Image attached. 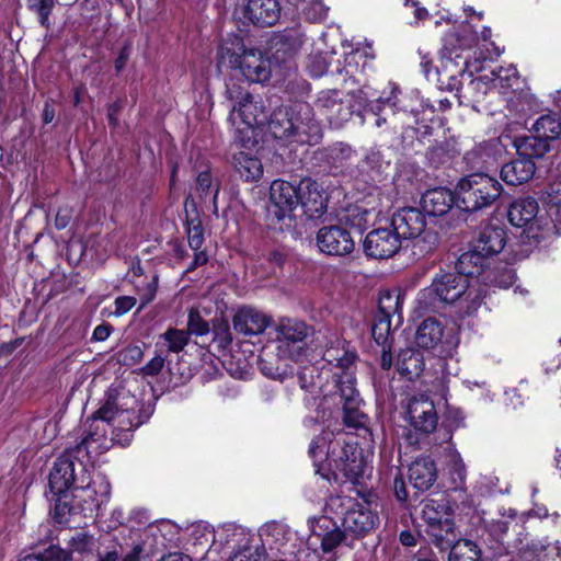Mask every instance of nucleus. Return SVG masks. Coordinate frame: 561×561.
Masks as SVG:
<instances>
[{"label":"nucleus","instance_id":"obj_1","mask_svg":"<svg viewBox=\"0 0 561 561\" xmlns=\"http://www.w3.org/2000/svg\"><path fill=\"white\" fill-rule=\"evenodd\" d=\"M145 422L139 414L137 398L124 389H111L104 402L92 416L90 432L75 448L57 458L49 473V488L54 494H62L81 483L87 474L84 458L105 453L112 444L127 445L135 428Z\"/></svg>","mask_w":561,"mask_h":561},{"label":"nucleus","instance_id":"obj_2","mask_svg":"<svg viewBox=\"0 0 561 561\" xmlns=\"http://www.w3.org/2000/svg\"><path fill=\"white\" fill-rule=\"evenodd\" d=\"M267 133L277 141L279 149L289 148V153L296 146L317 145L323 136L313 108L305 102L275 110L267 122Z\"/></svg>","mask_w":561,"mask_h":561},{"label":"nucleus","instance_id":"obj_3","mask_svg":"<svg viewBox=\"0 0 561 561\" xmlns=\"http://www.w3.org/2000/svg\"><path fill=\"white\" fill-rule=\"evenodd\" d=\"M458 272H440L433 278L432 284L424 288L417 298L419 307L425 311H435L438 304L453 305L458 302L465 313L476 311L482 302V297L471 279L476 274H465L456 265Z\"/></svg>","mask_w":561,"mask_h":561},{"label":"nucleus","instance_id":"obj_4","mask_svg":"<svg viewBox=\"0 0 561 561\" xmlns=\"http://www.w3.org/2000/svg\"><path fill=\"white\" fill-rule=\"evenodd\" d=\"M226 95L231 107L228 119L236 128L234 140L248 148L252 141L253 128L264 123L265 115L262 106L234 81L227 83Z\"/></svg>","mask_w":561,"mask_h":561},{"label":"nucleus","instance_id":"obj_5","mask_svg":"<svg viewBox=\"0 0 561 561\" xmlns=\"http://www.w3.org/2000/svg\"><path fill=\"white\" fill-rule=\"evenodd\" d=\"M219 66L239 69L250 82L263 83L271 77V61L257 49H247L241 38L225 41L218 50Z\"/></svg>","mask_w":561,"mask_h":561},{"label":"nucleus","instance_id":"obj_6","mask_svg":"<svg viewBox=\"0 0 561 561\" xmlns=\"http://www.w3.org/2000/svg\"><path fill=\"white\" fill-rule=\"evenodd\" d=\"M503 193L502 184L493 176L479 172L461 179L457 185L458 207L477 211L490 207Z\"/></svg>","mask_w":561,"mask_h":561},{"label":"nucleus","instance_id":"obj_7","mask_svg":"<svg viewBox=\"0 0 561 561\" xmlns=\"http://www.w3.org/2000/svg\"><path fill=\"white\" fill-rule=\"evenodd\" d=\"M275 334L277 355L297 362L306 355L307 340L313 335V329L302 320L284 317L276 322Z\"/></svg>","mask_w":561,"mask_h":561},{"label":"nucleus","instance_id":"obj_8","mask_svg":"<svg viewBox=\"0 0 561 561\" xmlns=\"http://www.w3.org/2000/svg\"><path fill=\"white\" fill-rule=\"evenodd\" d=\"M506 233L496 226L483 227L473 243V250L462 253L458 259V267L465 274H479L483 259L499 254L505 247Z\"/></svg>","mask_w":561,"mask_h":561},{"label":"nucleus","instance_id":"obj_9","mask_svg":"<svg viewBox=\"0 0 561 561\" xmlns=\"http://www.w3.org/2000/svg\"><path fill=\"white\" fill-rule=\"evenodd\" d=\"M314 108L323 115L331 125L342 126L354 113L362 108V102L354 94L344 93L336 89L321 90L314 100Z\"/></svg>","mask_w":561,"mask_h":561},{"label":"nucleus","instance_id":"obj_10","mask_svg":"<svg viewBox=\"0 0 561 561\" xmlns=\"http://www.w3.org/2000/svg\"><path fill=\"white\" fill-rule=\"evenodd\" d=\"M391 226L401 239H417L415 247L425 252L432 251L437 242V234L426 230L425 215L417 208L405 207L392 216Z\"/></svg>","mask_w":561,"mask_h":561},{"label":"nucleus","instance_id":"obj_11","mask_svg":"<svg viewBox=\"0 0 561 561\" xmlns=\"http://www.w3.org/2000/svg\"><path fill=\"white\" fill-rule=\"evenodd\" d=\"M312 536L320 540L324 552H331L340 546L354 547V536L325 516L318 518L312 525Z\"/></svg>","mask_w":561,"mask_h":561},{"label":"nucleus","instance_id":"obj_12","mask_svg":"<svg viewBox=\"0 0 561 561\" xmlns=\"http://www.w3.org/2000/svg\"><path fill=\"white\" fill-rule=\"evenodd\" d=\"M270 201V213L278 220H282L289 217L293 210L299 205V192L291 183L275 180L271 184Z\"/></svg>","mask_w":561,"mask_h":561},{"label":"nucleus","instance_id":"obj_13","mask_svg":"<svg viewBox=\"0 0 561 561\" xmlns=\"http://www.w3.org/2000/svg\"><path fill=\"white\" fill-rule=\"evenodd\" d=\"M317 245L324 254L342 256L354 250L355 242L346 229L340 226H330L318 231Z\"/></svg>","mask_w":561,"mask_h":561},{"label":"nucleus","instance_id":"obj_14","mask_svg":"<svg viewBox=\"0 0 561 561\" xmlns=\"http://www.w3.org/2000/svg\"><path fill=\"white\" fill-rule=\"evenodd\" d=\"M401 247V240L394 229L379 228L370 231L364 240L365 253L375 259H388Z\"/></svg>","mask_w":561,"mask_h":561},{"label":"nucleus","instance_id":"obj_15","mask_svg":"<svg viewBox=\"0 0 561 561\" xmlns=\"http://www.w3.org/2000/svg\"><path fill=\"white\" fill-rule=\"evenodd\" d=\"M407 413L413 428L423 434L432 433L438 422L437 413L433 401L426 396H419L410 399Z\"/></svg>","mask_w":561,"mask_h":561},{"label":"nucleus","instance_id":"obj_16","mask_svg":"<svg viewBox=\"0 0 561 561\" xmlns=\"http://www.w3.org/2000/svg\"><path fill=\"white\" fill-rule=\"evenodd\" d=\"M378 524V515L368 506L358 504L345 513L342 527L354 536L355 542L358 537L371 531Z\"/></svg>","mask_w":561,"mask_h":561},{"label":"nucleus","instance_id":"obj_17","mask_svg":"<svg viewBox=\"0 0 561 561\" xmlns=\"http://www.w3.org/2000/svg\"><path fill=\"white\" fill-rule=\"evenodd\" d=\"M324 337L325 335L322 332H318L314 341L317 342V347H325L323 352L324 360L329 364H334L335 371L333 373V378H346L348 374L354 377L356 355L344 348L329 346L328 343L322 345V339Z\"/></svg>","mask_w":561,"mask_h":561},{"label":"nucleus","instance_id":"obj_18","mask_svg":"<svg viewBox=\"0 0 561 561\" xmlns=\"http://www.w3.org/2000/svg\"><path fill=\"white\" fill-rule=\"evenodd\" d=\"M504 152L505 147L499 139H490L468 151L465 159L472 169H488L496 165Z\"/></svg>","mask_w":561,"mask_h":561},{"label":"nucleus","instance_id":"obj_19","mask_svg":"<svg viewBox=\"0 0 561 561\" xmlns=\"http://www.w3.org/2000/svg\"><path fill=\"white\" fill-rule=\"evenodd\" d=\"M270 317L252 307L240 308L233 317V329L244 336L259 335L270 324Z\"/></svg>","mask_w":561,"mask_h":561},{"label":"nucleus","instance_id":"obj_20","mask_svg":"<svg viewBox=\"0 0 561 561\" xmlns=\"http://www.w3.org/2000/svg\"><path fill=\"white\" fill-rule=\"evenodd\" d=\"M245 18L257 26H272L280 16L277 0H249L244 11Z\"/></svg>","mask_w":561,"mask_h":561},{"label":"nucleus","instance_id":"obj_21","mask_svg":"<svg viewBox=\"0 0 561 561\" xmlns=\"http://www.w3.org/2000/svg\"><path fill=\"white\" fill-rule=\"evenodd\" d=\"M83 492V500H90L96 511L108 502L111 495V484L105 476L96 473L92 478L90 476H81V483L77 485Z\"/></svg>","mask_w":561,"mask_h":561},{"label":"nucleus","instance_id":"obj_22","mask_svg":"<svg viewBox=\"0 0 561 561\" xmlns=\"http://www.w3.org/2000/svg\"><path fill=\"white\" fill-rule=\"evenodd\" d=\"M458 196L448 188L436 187L426 191L421 199L423 210L430 216H443L454 206H458Z\"/></svg>","mask_w":561,"mask_h":561},{"label":"nucleus","instance_id":"obj_23","mask_svg":"<svg viewBox=\"0 0 561 561\" xmlns=\"http://www.w3.org/2000/svg\"><path fill=\"white\" fill-rule=\"evenodd\" d=\"M538 202L533 197H523L514 201L508 208V220L515 227H529L531 230L534 226H538Z\"/></svg>","mask_w":561,"mask_h":561},{"label":"nucleus","instance_id":"obj_24","mask_svg":"<svg viewBox=\"0 0 561 561\" xmlns=\"http://www.w3.org/2000/svg\"><path fill=\"white\" fill-rule=\"evenodd\" d=\"M299 204L308 211L322 214L327 208V195L323 187L311 179H302L297 186Z\"/></svg>","mask_w":561,"mask_h":561},{"label":"nucleus","instance_id":"obj_25","mask_svg":"<svg viewBox=\"0 0 561 561\" xmlns=\"http://www.w3.org/2000/svg\"><path fill=\"white\" fill-rule=\"evenodd\" d=\"M535 172V162L518 156L502 167L501 178L508 185H520L533 179Z\"/></svg>","mask_w":561,"mask_h":561},{"label":"nucleus","instance_id":"obj_26","mask_svg":"<svg viewBox=\"0 0 561 561\" xmlns=\"http://www.w3.org/2000/svg\"><path fill=\"white\" fill-rule=\"evenodd\" d=\"M437 472L434 461L428 457L417 458L409 468V480L419 491L428 490L436 481Z\"/></svg>","mask_w":561,"mask_h":561},{"label":"nucleus","instance_id":"obj_27","mask_svg":"<svg viewBox=\"0 0 561 561\" xmlns=\"http://www.w3.org/2000/svg\"><path fill=\"white\" fill-rule=\"evenodd\" d=\"M356 159V151L345 142H336L322 152V160L336 172L350 169Z\"/></svg>","mask_w":561,"mask_h":561},{"label":"nucleus","instance_id":"obj_28","mask_svg":"<svg viewBox=\"0 0 561 561\" xmlns=\"http://www.w3.org/2000/svg\"><path fill=\"white\" fill-rule=\"evenodd\" d=\"M517 156L530 159H540L551 150V144L537 133L518 137L514 140Z\"/></svg>","mask_w":561,"mask_h":561},{"label":"nucleus","instance_id":"obj_29","mask_svg":"<svg viewBox=\"0 0 561 561\" xmlns=\"http://www.w3.org/2000/svg\"><path fill=\"white\" fill-rule=\"evenodd\" d=\"M443 335L442 323L434 318H428L417 328L415 342L422 348L433 350L442 342Z\"/></svg>","mask_w":561,"mask_h":561},{"label":"nucleus","instance_id":"obj_30","mask_svg":"<svg viewBox=\"0 0 561 561\" xmlns=\"http://www.w3.org/2000/svg\"><path fill=\"white\" fill-rule=\"evenodd\" d=\"M233 165L236 171L245 181H256L263 174L262 162L244 151L233 153Z\"/></svg>","mask_w":561,"mask_h":561},{"label":"nucleus","instance_id":"obj_31","mask_svg":"<svg viewBox=\"0 0 561 561\" xmlns=\"http://www.w3.org/2000/svg\"><path fill=\"white\" fill-rule=\"evenodd\" d=\"M397 370L409 379L417 377L424 367V362L421 353L413 348L402 350L397 357Z\"/></svg>","mask_w":561,"mask_h":561},{"label":"nucleus","instance_id":"obj_32","mask_svg":"<svg viewBox=\"0 0 561 561\" xmlns=\"http://www.w3.org/2000/svg\"><path fill=\"white\" fill-rule=\"evenodd\" d=\"M531 133H537L551 144L561 137V118L556 113L541 115L534 123Z\"/></svg>","mask_w":561,"mask_h":561},{"label":"nucleus","instance_id":"obj_33","mask_svg":"<svg viewBox=\"0 0 561 561\" xmlns=\"http://www.w3.org/2000/svg\"><path fill=\"white\" fill-rule=\"evenodd\" d=\"M427 534L433 537L434 542L442 550L455 547L457 534L455 533L454 523L449 518H445L442 524L428 528Z\"/></svg>","mask_w":561,"mask_h":561},{"label":"nucleus","instance_id":"obj_34","mask_svg":"<svg viewBox=\"0 0 561 561\" xmlns=\"http://www.w3.org/2000/svg\"><path fill=\"white\" fill-rule=\"evenodd\" d=\"M389 162L383 160L379 151H369L359 164L360 172L367 173L371 180L380 176L389 168Z\"/></svg>","mask_w":561,"mask_h":561},{"label":"nucleus","instance_id":"obj_35","mask_svg":"<svg viewBox=\"0 0 561 561\" xmlns=\"http://www.w3.org/2000/svg\"><path fill=\"white\" fill-rule=\"evenodd\" d=\"M159 339L164 342L168 352L180 353L188 344L190 334L185 330L170 328Z\"/></svg>","mask_w":561,"mask_h":561},{"label":"nucleus","instance_id":"obj_36","mask_svg":"<svg viewBox=\"0 0 561 561\" xmlns=\"http://www.w3.org/2000/svg\"><path fill=\"white\" fill-rule=\"evenodd\" d=\"M402 299L397 291H385L380 294L378 308L381 318L391 319L392 316L399 314L401 310Z\"/></svg>","mask_w":561,"mask_h":561},{"label":"nucleus","instance_id":"obj_37","mask_svg":"<svg viewBox=\"0 0 561 561\" xmlns=\"http://www.w3.org/2000/svg\"><path fill=\"white\" fill-rule=\"evenodd\" d=\"M342 404H359V396L355 388V377L334 378Z\"/></svg>","mask_w":561,"mask_h":561},{"label":"nucleus","instance_id":"obj_38","mask_svg":"<svg viewBox=\"0 0 561 561\" xmlns=\"http://www.w3.org/2000/svg\"><path fill=\"white\" fill-rule=\"evenodd\" d=\"M480 549L470 540L456 545L449 554V561H480Z\"/></svg>","mask_w":561,"mask_h":561},{"label":"nucleus","instance_id":"obj_39","mask_svg":"<svg viewBox=\"0 0 561 561\" xmlns=\"http://www.w3.org/2000/svg\"><path fill=\"white\" fill-rule=\"evenodd\" d=\"M343 455L345 458L341 456L339 460H334L336 469L350 480L357 479L363 473L362 460H357L354 453L350 457L347 451L343 450Z\"/></svg>","mask_w":561,"mask_h":561},{"label":"nucleus","instance_id":"obj_40","mask_svg":"<svg viewBox=\"0 0 561 561\" xmlns=\"http://www.w3.org/2000/svg\"><path fill=\"white\" fill-rule=\"evenodd\" d=\"M422 516L423 519L427 523L428 528L436 526V524L439 525L445 522V518H448L446 516L445 505L438 504L433 500L427 501L424 504Z\"/></svg>","mask_w":561,"mask_h":561},{"label":"nucleus","instance_id":"obj_41","mask_svg":"<svg viewBox=\"0 0 561 561\" xmlns=\"http://www.w3.org/2000/svg\"><path fill=\"white\" fill-rule=\"evenodd\" d=\"M71 553L58 546H50L37 554H27L21 561H70Z\"/></svg>","mask_w":561,"mask_h":561},{"label":"nucleus","instance_id":"obj_42","mask_svg":"<svg viewBox=\"0 0 561 561\" xmlns=\"http://www.w3.org/2000/svg\"><path fill=\"white\" fill-rule=\"evenodd\" d=\"M197 191L201 193L202 198L211 197L214 204L219 193V183L213 182L211 175L208 171L199 172L196 180Z\"/></svg>","mask_w":561,"mask_h":561},{"label":"nucleus","instance_id":"obj_43","mask_svg":"<svg viewBox=\"0 0 561 561\" xmlns=\"http://www.w3.org/2000/svg\"><path fill=\"white\" fill-rule=\"evenodd\" d=\"M317 373L318 369L312 365L304 367L298 373V382L301 389L312 392L314 389L322 387L320 375Z\"/></svg>","mask_w":561,"mask_h":561},{"label":"nucleus","instance_id":"obj_44","mask_svg":"<svg viewBox=\"0 0 561 561\" xmlns=\"http://www.w3.org/2000/svg\"><path fill=\"white\" fill-rule=\"evenodd\" d=\"M56 0H30V9L38 15L42 26L49 27V15L55 7Z\"/></svg>","mask_w":561,"mask_h":561},{"label":"nucleus","instance_id":"obj_45","mask_svg":"<svg viewBox=\"0 0 561 561\" xmlns=\"http://www.w3.org/2000/svg\"><path fill=\"white\" fill-rule=\"evenodd\" d=\"M547 203L557 220H561V180L553 181L547 190Z\"/></svg>","mask_w":561,"mask_h":561},{"label":"nucleus","instance_id":"obj_46","mask_svg":"<svg viewBox=\"0 0 561 561\" xmlns=\"http://www.w3.org/2000/svg\"><path fill=\"white\" fill-rule=\"evenodd\" d=\"M214 341L222 348L229 346L232 342V334L228 321L216 320L213 325Z\"/></svg>","mask_w":561,"mask_h":561},{"label":"nucleus","instance_id":"obj_47","mask_svg":"<svg viewBox=\"0 0 561 561\" xmlns=\"http://www.w3.org/2000/svg\"><path fill=\"white\" fill-rule=\"evenodd\" d=\"M329 8L320 0H311L304 8V15L310 22L323 21L328 15Z\"/></svg>","mask_w":561,"mask_h":561},{"label":"nucleus","instance_id":"obj_48","mask_svg":"<svg viewBox=\"0 0 561 561\" xmlns=\"http://www.w3.org/2000/svg\"><path fill=\"white\" fill-rule=\"evenodd\" d=\"M449 474L456 486H460L466 479V466L458 453L450 454Z\"/></svg>","mask_w":561,"mask_h":561},{"label":"nucleus","instance_id":"obj_49","mask_svg":"<svg viewBox=\"0 0 561 561\" xmlns=\"http://www.w3.org/2000/svg\"><path fill=\"white\" fill-rule=\"evenodd\" d=\"M359 404H343V422L347 427H359L365 422V415L358 409Z\"/></svg>","mask_w":561,"mask_h":561},{"label":"nucleus","instance_id":"obj_50","mask_svg":"<svg viewBox=\"0 0 561 561\" xmlns=\"http://www.w3.org/2000/svg\"><path fill=\"white\" fill-rule=\"evenodd\" d=\"M186 332H188L190 335H205L209 332L208 323L202 318L197 310H190Z\"/></svg>","mask_w":561,"mask_h":561},{"label":"nucleus","instance_id":"obj_51","mask_svg":"<svg viewBox=\"0 0 561 561\" xmlns=\"http://www.w3.org/2000/svg\"><path fill=\"white\" fill-rule=\"evenodd\" d=\"M371 334L377 344L386 346L390 335V320L379 317L373 324Z\"/></svg>","mask_w":561,"mask_h":561},{"label":"nucleus","instance_id":"obj_52","mask_svg":"<svg viewBox=\"0 0 561 561\" xmlns=\"http://www.w3.org/2000/svg\"><path fill=\"white\" fill-rule=\"evenodd\" d=\"M187 241L192 250L197 251L204 243L203 228L199 221L191 220L187 222Z\"/></svg>","mask_w":561,"mask_h":561},{"label":"nucleus","instance_id":"obj_53","mask_svg":"<svg viewBox=\"0 0 561 561\" xmlns=\"http://www.w3.org/2000/svg\"><path fill=\"white\" fill-rule=\"evenodd\" d=\"M144 357V351L139 345H128L118 353V359L124 365H135Z\"/></svg>","mask_w":561,"mask_h":561},{"label":"nucleus","instance_id":"obj_54","mask_svg":"<svg viewBox=\"0 0 561 561\" xmlns=\"http://www.w3.org/2000/svg\"><path fill=\"white\" fill-rule=\"evenodd\" d=\"M262 556L259 547L245 543L230 558V561H262Z\"/></svg>","mask_w":561,"mask_h":561},{"label":"nucleus","instance_id":"obj_55","mask_svg":"<svg viewBox=\"0 0 561 561\" xmlns=\"http://www.w3.org/2000/svg\"><path fill=\"white\" fill-rule=\"evenodd\" d=\"M389 473L391 477H393V490L396 497L399 501H405L408 499V491L400 469L398 467H391Z\"/></svg>","mask_w":561,"mask_h":561},{"label":"nucleus","instance_id":"obj_56","mask_svg":"<svg viewBox=\"0 0 561 561\" xmlns=\"http://www.w3.org/2000/svg\"><path fill=\"white\" fill-rule=\"evenodd\" d=\"M165 364V357L161 354H157L152 357L144 367H141L140 371L144 376L154 377L158 376L163 369Z\"/></svg>","mask_w":561,"mask_h":561},{"label":"nucleus","instance_id":"obj_57","mask_svg":"<svg viewBox=\"0 0 561 561\" xmlns=\"http://www.w3.org/2000/svg\"><path fill=\"white\" fill-rule=\"evenodd\" d=\"M70 546L72 551L82 553L91 550L93 546V538L85 534L78 533L71 538Z\"/></svg>","mask_w":561,"mask_h":561},{"label":"nucleus","instance_id":"obj_58","mask_svg":"<svg viewBox=\"0 0 561 561\" xmlns=\"http://www.w3.org/2000/svg\"><path fill=\"white\" fill-rule=\"evenodd\" d=\"M329 67L330 66L324 57L316 56L311 59L308 69L312 77H321L324 73L333 72Z\"/></svg>","mask_w":561,"mask_h":561},{"label":"nucleus","instance_id":"obj_59","mask_svg":"<svg viewBox=\"0 0 561 561\" xmlns=\"http://www.w3.org/2000/svg\"><path fill=\"white\" fill-rule=\"evenodd\" d=\"M137 300L131 296H119L115 299V311L116 316H122L128 312L135 305Z\"/></svg>","mask_w":561,"mask_h":561},{"label":"nucleus","instance_id":"obj_60","mask_svg":"<svg viewBox=\"0 0 561 561\" xmlns=\"http://www.w3.org/2000/svg\"><path fill=\"white\" fill-rule=\"evenodd\" d=\"M157 277H153L152 280L147 285L146 290L140 295V308H145L148 304H150L157 294Z\"/></svg>","mask_w":561,"mask_h":561},{"label":"nucleus","instance_id":"obj_61","mask_svg":"<svg viewBox=\"0 0 561 561\" xmlns=\"http://www.w3.org/2000/svg\"><path fill=\"white\" fill-rule=\"evenodd\" d=\"M286 89L294 95H302L310 90L309 83L304 79L289 81Z\"/></svg>","mask_w":561,"mask_h":561},{"label":"nucleus","instance_id":"obj_62","mask_svg":"<svg viewBox=\"0 0 561 561\" xmlns=\"http://www.w3.org/2000/svg\"><path fill=\"white\" fill-rule=\"evenodd\" d=\"M71 220V211L69 208H60L55 217V227L58 230L65 229Z\"/></svg>","mask_w":561,"mask_h":561},{"label":"nucleus","instance_id":"obj_63","mask_svg":"<svg viewBox=\"0 0 561 561\" xmlns=\"http://www.w3.org/2000/svg\"><path fill=\"white\" fill-rule=\"evenodd\" d=\"M112 332V327L107 323L98 325L92 333V341L102 342L105 341Z\"/></svg>","mask_w":561,"mask_h":561},{"label":"nucleus","instance_id":"obj_64","mask_svg":"<svg viewBox=\"0 0 561 561\" xmlns=\"http://www.w3.org/2000/svg\"><path fill=\"white\" fill-rule=\"evenodd\" d=\"M129 58V49L127 46L123 47L117 56V58L114 60V68L116 72H121Z\"/></svg>","mask_w":561,"mask_h":561}]
</instances>
